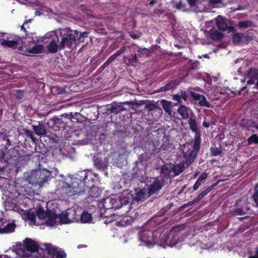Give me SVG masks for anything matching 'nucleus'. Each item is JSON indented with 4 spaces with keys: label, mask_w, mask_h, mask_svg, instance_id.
<instances>
[{
    "label": "nucleus",
    "mask_w": 258,
    "mask_h": 258,
    "mask_svg": "<svg viewBox=\"0 0 258 258\" xmlns=\"http://www.w3.org/2000/svg\"><path fill=\"white\" fill-rule=\"evenodd\" d=\"M59 39V37L56 35L52 36L47 46L49 52L55 53L57 52L58 49L59 48V44H57Z\"/></svg>",
    "instance_id": "12"
},
{
    "label": "nucleus",
    "mask_w": 258,
    "mask_h": 258,
    "mask_svg": "<svg viewBox=\"0 0 258 258\" xmlns=\"http://www.w3.org/2000/svg\"><path fill=\"white\" fill-rule=\"evenodd\" d=\"M181 98H182L184 100H186L187 98V94L185 91L181 92Z\"/></svg>",
    "instance_id": "61"
},
{
    "label": "nucleus",
    "mask_w": 258,
    "mask_h": 258,
    "mask_svg": "<svg viewBox=\"0 0 258 258\" xmlns=\"http://www.w3.org/2000/svg\"><path fill=\"white\" fill-rule=\"evenodd\" d=\"M73 117L74 115L72 112L69 114L64 113L59 116H53L50 120L52 121L53 128L55 130H64L66 128H70L72 125Z\"/></svg>",
    "instance_id": "3"
},
{
    "label": "nucleus",
    "mask_w": 258,
    "mask_h": 258,
    "mask_svg": "<svg viewBox=\"0 0 258 258\" xmlns=\"http://www.w3.org/2000/svg\"><path fill=\"white\" fill-rule=\"evenodd\" d=\"M190 95L195 101L199 102L201 106L210 107L211 103L207 100L204 95L196 93L195 92H191Z\"/></svg>",
    "instance_id": "13"
},
{
    "label": "nucleus",
    "mask_w": 258,
    "mask_h": 258,
    "mask_svg": "<svg viewBox=\"0 0 258 258\" xmlns=\"http://www.w3.org/2000/svg\"><path fill=\"white\" fill-rule=\"evenodd\" d=\"M50 175L51 173L49 170L46 169H40L32 173L31 178L33 183L41 186L51 179Z\"/></svg>",
    "instance_id": "5"
},
{
    "label": "nucleus",
    "mask_w": 258,
    "mask_h": 258,
    "mask_svg": "<svg viewBox=\"0 0 258 258\" xmlns=\"http://www.w3.org/2000/svg\"><path fill=\"white\" fill-rule=\"evenodd\" d=\"M254 26L253 22L250 20H246L239 22L238 26L241 29H247Z\"/></svg>",
    "instance_id": "36"
},
{
    "label": "nucleus",
    "mask_w": 258,
    "mask_h": 258,
    "mask_svg": "<svg viewBox=\"0 0 258 258\" xmlns=\"http://www.w3.org/2000/svg\"><path fill=\"white\" fill-rule=\"evenodd\" d=\"M172 164H165L162 167L160 175L158 176V177L162 178L167 183H168L171 181V177H172Z\"/></svg>",
    "instance_id": "10"
},
{
    "label": "nucleus",
    "mask_w": 258,
    "mask_h": 258,
    "mask_svg": "<svg viewBox=\"0 0 258 258\" xmlns=\"http://www.w3.org/2000/svg\"><path fill=\"white\" fill-rule=\"evenodd\" d=\"M25 92L24 90H16V93L15 94V96L16 98L18 100L22 99L24 96Z\"/></svg>",
    "instance_id": "50"
},
{
    "label": "nucleus",
    "mask_w": 258,
    "mask_h": 258,
    "mask_svg": "<svg viewBox=\"0 0 258 258\" xmlns=\"http://www.w3.org/2000/svg\"><path fill=\"white\" fill-rule=\"evenodd\" d=\"M206 119H207L205 118V119L203 122V125L206 128H209L210 125V123L209 122H207Z\"/></svg>",
    "instance_id": "62"
},
{
    "label": "nucleus",
    "mask_w": 258,
    "mask_h": 258,
    "mask_svg": "<svg viewBox=\"0 0 258 258\" xmlns=\"http://www.w3.org/2000/svg\"><path fill=\"white\" fill-rule=\"evenodd\" d=\"M103 208L105 210L117 209L118 204H117L115 196L107 197L103 200Z\"/></svg>",
    "instance_id": "11"
},
{
    "label": "nucleus",
    "mask_w": 258,
    "mask_h": 258,
    "mask_svg": "<svg viewBox=\"0 0 258 258\" xmlns=\"http://www.w3.org/2000/svg\"><path fill=\"white\" fill-rule=\"evenodd\" d=\"M145 197V191L143 189H136L135 195L132 199L136 201H140L143 200Z\"/></svg>",
    "instance_id": "31"
},
{
    "label": "nucleus",
    "mask_w": 258,
    "mask_h": 258,
    "mask_svg": "<svg viewBox=\"0 0 258 258\" xmlns=\"http://www.w3.org/2000/svg\"><path fill=\"white\" fill-rule=\"evenodd\" d=\"M125 47L122 46L118 50L116 51L113 54L111 55V56H113L114 59H115L117 56L122 54L125 51Z\"/></svg>",
    "instance_id": "53"
},
{
    "label": "nucleus",
    "mask_w": 258,
    "mask_h": 258,
    "mask_svg": "<svg viewBox=\"0 0 258 258\" xmlns=\"http://www.w3.org/2000/svg\"><path fill=\"white\" fill-rule=\"evenodd\" d=\"M107 110L110 111L112 113L118 114L124 110L125 108L121 103H119L112 104L110 107H108Z\"/></svg>",
    "instance_id": "25"
},
{
    "label": "nucleus",
    "mask_w": 258,
    "mask_h": 258,
    "mask_svg": "<svg viewBox=\"0 0 258 258\" xmlns=\"http://www.w3.org/2000/svg\"><path fill=\"white\" fill-rule=\"evenodd\" d=\"M43 46L41 44L35 45L31 48H30L28 52L30 53L39 54L42 52Z\"/></svg>",
    "instance_id": "37"
},
{
    "label": "nucleus",
    "mask_w": 258,
    "mask_h": 258,
    "mask_svg": "<svg viewBox=\"0 0 258 258\" xmlns=\"http://www.w3.org/2000/svg\"><path fill=\"white\" fill-rule=\"evenodd\" d=\"M188 109L183 105H181L178 108V113L183 119H187L189 117Z\"/></svg>",
    "instance_id": "30"
},
{
    "label": "nucleus",
    "mask_w": 258,
    "mask_h": 258,
    "mask_svg": "<svg viewBox=\"0 0 258 258\" xmlns=\"http://www.w3.org/2000/svg\"><path fill=\"white\" fill-rule=\"evenodd\" d=\"M16 225L14 222H10L5 219H0V234H9L14 232Z\"/></svg>",
    "instance_id": "9"
},
{
    "label": "nucleus",
    "mask_w": 258,
    "mask_h": 258,
    "mask_svg": "<svg viewBox=\"0 0 258 258\" xmlns=\"http://www.w3.org/2000/svg\"><path fill=\"white\" fill-rule=\"evenodd\" d=\"M190 129L191 131L196 134L200 133L201 132L198 130L197 121L195 118H190L188 120Z\"/></svg>",
    "instance_id": "35"
},
{
    "label": "nucleus",
    "mask_w": 258,
    "mask_h": 258,
    "mask_svg": "<svg viewBox=\"0 0 258 258\" xmlns=\"http://www.w3.org/2000/svg\"><path fill=\"white\" fill-rule=\"evenodd\" d=\"M89 33L87 32H81L80 33L79 35H78L77 39V43L78 42L84 41V38L85 37H87L88 36Z\"/></svg>",
    "instance_id": "51"
},
{
    "label": "nucleus",
    "mask_w": 258,
    "mask_h": 258,
    "mask_svg": "<svg viewBox=\"0 0 258 258\" xmlns=\"http://www.w3.org/2000/svg\"><path fill=\"white\" fill-rule=\"evenodd\" d=\"M59 36L61 39L59 43L60 49H64L66 46L71 49L76 47L77 44L76 37L78 36V31L66 28L60 30Z\"/></svg>",
    "instance_id": "2"
},
{
    "label": "nucleus",
    "mask_w": 258,
    "mask_h": 258,
    "mask_svg": "<svg viewBox=\"0 0 258 258\" xmlns=\"http://www.w3.org/2000/svg\"><path fill=\"white\" fill-rule=\"evenodd\" d=\"M243 204L240 200H238L234 205V208L231 210V213L233 216L243 215L246 213L243 209ZM244 205L245 204H243Z\"/></svg>",
    "instance_id": "16"
},
{
    "label": "nucleus",
    "mask_w": 258,
    "mask_h": 258,
    "mask_svg": "<svg viewBox=\"0 0 258 258\" xmlns=\"http://www.w3.org/2000/svg\"><path fill=\"white\" fill-rule=\"evenodd\" d=\"M94 164L95 167L99 170H104L107 168L106 163L99 158L94 159Z\"/></svg>",
    "instance_id": "28"
},
{
    "label": "nucleus",
    "mask_w": 258,
    "mask_h": 258,
    "mask_svg": "<svg viewBox=\"0 0 258 258\" xmlns=\"http://www.w3.org/2000/svg\"><path fill=\"white\" fill-rule=\"evenodd\" d=\"M32 128L37 135L45 136L47 134V130L45 128L44 124L42 123L39 122L37 125H32Z\"/></svg>",
    "instance_id": "20"
},
{
    "label": "nucleus",
    "mask_w": 258,
    "mask_h": 258,
    "mask_svg": "<svg viewBox=\"0 0 258 258\" xmlns=\"http://www.w3.org/2000/svg\"><path fill=\"white\" fill-rule=\"evenodd\" d=\"M252 37L250 35H246L245 36V40L246 42H250L252 41Z\"/></svg>",
    "instance_id": "63"
},
{
    "label": "nucleus",
    "mask_w": 258,
    "mask_h": 258,
    "mask_svg": "<svg viewBox=\"0 0 258 258\" xmlns=\"http://www.w3.org/2000/svg\"><path fill=\"white\" fill-rule=\"evenodd\" d=\"M5 208L6 210H13L16 211L18 209L17 204L13 201L7 200L5 203Z\"/></svg>",
    "instance_id": "33"
},
{
    "label": "nucleus",
    "mask_w": 258,
    "mask_h": 258,
    "mask_svg": "<svg viewBox=\"0 0 258 258\" xmlns=\"http://www.w3.org/2000/svg\"><path fill=\"white\" fill-rule=\"evenodd\" d=\"M115 59L111 55L107 59V60L103 63L102 67L103 68L106 67L108 66L111 62H112Z\"/></svg>",
    "instance_id": "57"
},
{
    "label": "nucleus",
    "mask_w": 258,
    "mask_h": 258,
    "mask_svg": "<svg viewBox=\"0 0 258 258\" xmlns=\"http://www.w3.org/2000/svg\"><path fill=\"white\" fill-rule=\"evenodd\" d=\"M138 53L140 56L146 55V56H149L150 55V50L146 48H140L138 50Z\"/></svg>",
    "instance_id": "46"
},
{
    "label": "nucleus",
    "mask_w": 258,
    "mask_h": 258,
    "mask_svg": "<svg viewBox=\"0 0 258 258\" xmlns=\"http://www.w3.org/2000/svg\"><path fill=\"white\" fill-rule=\"evenodd\" d=\"M208 174L207 172L202 173L194 184L192 188L194 191H196L200 185L204 183V180L207 178Z\"/></svg>",
    "instance_id": "24"
},
{
    "label": "nucleus",
    "mask_w": 258,
    "mask_h": 258,
    "mask_svg": "<svg viewBox=\"0 0 258 258\" xmlns=\"http://www.w3.org/2000/svg\"><path fill=\"white\" fill-rule=\"evenodd\" d=\"M68 214L71 222H79V217H80L81 210L69 209L68 210Z\"/></svg>",
    "instance_id": "19"
},
{
    "label": "nucleus",
    "mask_w": 258,
    "mask_h": 258,
    "mask_svg": "<svg viewBox=\"0 0 258 258\" xmlns=\"http://www.w3.org/2000/svg\"><path fill=\"white\" fill-rule=\"evenodd\" d=\"M201 134L200 133H197L196 134L195 139L194 140V145L192 146L193 149H194L196 152L198 153V152L199 151L200 148V144L201 143Z\"/></svg>",
    "instance_id": "29"
},
{
    "label": "nucleus",
    "mask_w": 258,
    "mask_h": 258,
    "mask_svg": "<svg viewBox=\"0 0 258 258\" xmlns=\"http://www.w3.org/2000/svg\"><path fill=\"white\" fill-rule=\"evenodd\" d=\"M22 37L19 36L15 35L13 40L3 39L1 44L4 47L15 48L19 44V41L22 39Z\"/></svg>",
    "instance_id": "15"
},
{
    "label": "nucleus",
    "mask_w": 258,
    "mask_h": 258,
    "mask_svg": "<svg viewBox=\"0 0 258 258\" xmlns=\"http://www.w3.org/2000/svg\"><path fill=\"white\" fill-rule=\"evenodd\" d=\"M138 59L136 54L132 55L128 59V63L133 66H136Z\"/></svg>",
    "instance_id": "45"
},
{
    "label": "nucleus",
    "mask_w": 258,
    "mask_h": 258,
    "mask_svg": "<svg viewBox=\"0 0 258 258\" xmlns=\"http://www.w3.org/2000/svg\"><path fill=\"white\" fill-rule=\"evenodd\" d=\"M210 152L211 155L212 156H217L220 155L222 153V150H221V146L220 145L219 148H217L216 147H211L210 148Z\"/></svg>",
    "instance_id": "40"
},
{
    "label": "nucleus",
    "mask_w": 258,
    "mask_h": 258,
    "mask_svg": "<svg viewBox=\"0 0 258 258\" xmlns=\"http://www.w3.org/2000/svg\"><path fill=\"white\" fill-rule=\"evenodd\" d=\"M8 152H9V154L10 156L11 157H15L18 158L20 155V154L19 153L18 151L16 149V147L13 148L12 150H10V149L8 150Z\"/></svg>",
    "instance_id": "48"
},
{
    "label": "nucleus",
    "mask_w": 258,
    "mask_h": 258,
    "mask_svg": "<svg viewBox=\"0 0 258 258\" xmlns=\"http://www.w3.org/2000/svg\"><path fill=\"white\" fill-rule=\"evenodd\" d=\"M209 34L210 38L212 40L216 41L221 40L224 37L223 33L218 31L214 28L211 29L209 31Z\"/></svg>",
    "instance_id": "21"
},
{
    "label": "nucleus",
    "mask_w": 258,
    "mask_h": 258,
    "mask_svg": "<svg viewBox=\"0 0 258 258\" xmlns=\"http://www.w3.org/2000/svg\"><path fill=\"white\" fill-rule=\"evenodd\" d=\"M172 236L175 238L173 241V243L175 244L177 242L178 238V228L176 227H173L172 230L170 231V234L168 235V238L170 236Z\"/></svg>",
    "instance_id": "42"
},
{
    "label": "nucleus",
    "mask_w": 258,
    "mask_h": 258,
    "mask_svg": "<svg viewBox=\"0 0 258 258\" xmlns=\"http://www.w3.org/2000/svg\"><path fill=\"white\" fill-rule=\"evenodd\" d=\"M173 99L180 102L181 101V97L178 94H175L173 95Z\"/></svg>",
    "instance_id": "64"
},
{
    "label": "nucleus",
    "mask_w": 258,
    "mask_h": 258,
    "mask_svg": "<svg viewBox=\"0 0 258 258\" xmlns=\"http://www.w3.org/2000/svg\"><path fill=\"white\" fill-rule=\"evenodd\" d=\"M183 158L186 162L191 163L197 157V152L191 149V146L188 143H185L181 147Z\"/></svg>",
    "instance_id": "6"
},
{
    "label": "nucleus",
    "mask_w": 258,
    "mask_h": 258,
    "mask_svg": "<svg viewBox=\"0 0 258 258\" xmlns=\"http://www.w3.org/2000/svg\"><path fill=\"white\" fill-rule=\"evenodd\" d=\"M227 19L221 15H218L215 18L216 25L220 31H225L227 29Z\"/></svg>",
    "instance_id": "17"
},
{
    "label": "nucleus",
    "mask_w": 258,
    "mask_h": 258,
    "mask_svg": "<svg viewBox=\"0 0 258 258\" xmlns=\"http://www.w3.org/2000/svg\"><path fill=\"white\" fill-rule=\"evenodd\" d=\"M96 178V175L90 171H80L74 178H71L70 183L62 182V187H58V190L69 197L78 196L88 190L89 196L96 198L102 192L95 185Z\"/></svg>",
    "instance_id": "1"
},
{
    "label": "nucleus",
    "mask_w": 258,
    "mask_h": 258,
    "mask_svg": "<svg viewBox=\"0 0 258 258\" xmlns=\"http://www.w3.org/2000/svg\"><path fill=\"white\" fill-rule=\"evenodd\" d=\"M179 84V82L176 80H173L168 82L165 86L158 89L157 92H166L174 89Z\"/></svg>",
    "instance_id": "18"
},
{
    "label": "nucleus",
    "mask_w": 258,
    "mask_h": 258,
    "mask_svg": "<svg viewBox=\"0 0 258 258\" xmlns=\"http://www.w3.org/2000/svg\"><path fill=\"white\" fill-rule=\"evenodd\" d=\"M145 108L148 110V111H152L155 109H161L157 106L154 103H148L146 105Z\"/></svg>",
    "instance_id": "47"
},
{
    "label": "nucleus",
    "mask_w": 258,
    "mask_h": 258,
    "mask_svg": "<svg viewBox=\"0 0 258 258\" xmlns=\"http://www.w3.org/2000/svg\"><path fill=\"white\" fill-rule=\"evenodd\" d=\"M168 184L162 178L157 176L148 187V194L152 196L157 194L161 188Z\"/></svg>",
    "instance_id": "7"
},
{
    "label": "nucleus",
    "mask_w": 258,
    "mask_h": 258,
    "mask_svg": "<svg viewBox=\"0 0 258 258\" xmlns=\"http://www.w3.org/2000/svg\"><path fill=\"white\" fill-rule=\"evenodd\" d=\"M173 174L172 177H175L179 175L185 169L184 163L180 162L176 164H172Z\"/></svg>",
    "instance_id": "22"
},
{
    "label": "nucleus",
    "mask_w": 258,
    "mask_h": 258,
    "mask_svg": "<svg viewBox=\"0 0 258 258\" xmlns=\"http://www.w3.org/2000/svg\"><path fill=\"white\" fill-rule=\"evenodd\" d=\"M221 181V180H219L215 183L211 185L208 188H207L205 190L206 191L207 194H208L212 189H213L216 186L218 185L219 182Z\"/></svg>",
    "instance_id": "56"
},
{
    "label": "nucleus",
    "mask_w": 258,
    "mask_h": 258,
    "mask_svg": "<svg viewBox=\"0 0 258 258\" xmlns=\"http://www.w3.org/2000/svg\"><path fill=\"white\" fill-rule=\"evenodd\" d=\"M51 211L48 210L46 212L42 208H40L36 212V214L38 217L40 219H43L47 218Z\"/></svg>",
    "instance_id": "38"
},
{
    "label": "nucleus",
    "mask_w": 258,
    "mask_h": 258,
    "mask_svg": "<svg viewBox=\"0 0 258 258\" xmlns=\"http://www.w3.org/2000/svg\"><path fill=\"white\" fill-rule=\"evenodd\" d=\"M248 145L252 144H258V135L257 134H252L247 140Z\"/></svg>",
    "instance_id": "43"
},
{
    "label": "nucleus",
    "mask_w": 258,
    "mask_h": 258,
    "mask_svg": "<svg viewBox=\"0 0 258 258\" xmlns=\"http://www.w3.org/2000/svg\"><path fill=\"white\" fill-rule=\"evenodd\" d=\"M208 194L206 192V191L204 190L203 191H202L201 193H200L197 197L195 198V201L196 202H199L201 200H202L203 197L205 196H206Z\"/></svg>",
    "instance_id": "55"
},
{
    "label": "nucleus",
    "mask_w": 258,
    "mask_h": 258,
    "mask_svg": "<svg viewBox=\"0 0 258 258\" xmlns=\"http://www.w3.org/2000/svg\"><path fill=\"white\" fill-rule=\"evenodd\" d=\"M157 233L152 231H143L139 233L140 245L152 247L157 242Z\"/></svg>",
    "instance_id": "4"
},
{
    "label": "nucleus",
    "mask_w": 258,
    "mask_h": 258,
    "mask_svg": "<svg viewBox=\"0 0 258 258\" xmlns=\"http://www.w3.org/2000/svg\"><path fill=\"white\" fill-rule=\"evenodd\" d=\"M208 4L213 7H216L217 5L220 4L222 3V0H208Z\"/></svg>",
    "instance_id": "54"
},
{
    "label": "nucleus",
    "mask_w": 258,
    "mask_h": 258,
    "mask_svg": "<svg viewBox=\"0 0 258 258\" xmlns=\"http://www.w3.org/2000/svg\"><path fill=\"white\" fill-rule=\"evenodd\" d=\"M92 215L89 213L88 212L84 211L81 212L80 217H79V221L81 223H89L92 220Z\"/></svg>",
    "instance_id": "27"
},
{
    "label": "nucleus",
    "mask_w": 258,
    "mask_h": 258,
    "mask_svg": "<svg viewBox=\"0 0 258 258\" xmlns=\"http://www.w3.org/2000/svg\"><path fill=\"white\" fill-rule=\"evenodd\" d=\"M2 140L4 142L2 146H4V148L5 151H7L8 149L12 146V142L8 138V137H6L5 135Z\"/></svg>",
    "instance_id": "39"
},
{
    "label": "nucleus",
    "mask_w": 258,
    "mask_h": 258,
    "mask_svg": "<svg viewBox=\"0 0 258 258\" xmlns=\"http://www.w3.org/2000/svg\"><path fill=\"white\" fill-rule=\"evenodd\" d=\"M57 217L61 224H67L71 222L68 210L66 213H62L60 215H57Z\"/></svg>",
    "instance_id": "32"
},
{
    "label": "nucleus",
    "mask_w": 258,
    "mask_h": 258,
    "mask_svg": "<svg viewBox=\"0 0 258 258\" xmlns=\"http://www.w3.org/2000/svg\"><path fill=\"white\" fill-rule=\"evenodd\" d=\"M242 40L241 34L239 33H235L232 37V42L235 45L239 44Z\"/></svg>",
    "instance_id": "44"
},
{
    "label": "nucleus",
    "mask_w": 258,
    "mask_h": 258,
    "mask_svg": "<svg viewBox=\"0 0 258 258\" xmlns=\"http://www.w3.org/2000/svg\"><path fill=\"white\" fill-rule=\"evenodd\" d=\"M188 5L191 7H195L197 6L198 0H186Z\"/></svg>",
    "instance_id": "58"
},
{
    "label": "nucleus",
    "mask_w": 258,
    "mask_h": 258,
    "mask_svg": "<svg viewBox=\"0 0 258 258\" xmlns=\"http://www.w3.org/2000/svg\"><path fill=\"white\" fill-rule=\"evenodd\" d=\"M248 76L251 79L258 78V69L250 68L248 72Z\"/></svg>",
    "instance_id": "41"
},
{
    "label": "nucleus",
    "mask_w": 258,
    "mask_h": 258,
    "mask_svg": "<svg viewBox=\"0 0 258 258\" xmlns=\"http://www.w3.org/2000/svg\"><path fill=\"white\" fill-rule=\"evenodd\" d=\"M252 198L257 207H258V185H256L254 188Z\"/></svg>",
    "instance_id": "49"
},
{
    "label": "nucleus",
    "mask_w": 258,
    "mask_h": 258,
    "mask_svg": "<svg viewBox=\"0 0 258 258\" xmlns=\"http://www.w3.org/2000/svg\"><path fill=\"white\" fill-rule=\"evenodd\" d=\"M184 6H185L184 4L181 1H180L178 2H177L175 4V8L177 10H181L182 8H183L184 7Z\"/></svg>",
    "instance_id": "60"
},
{
    "label": "nucleus",
    "mask_w": 258,
    "mask_h": 258,
    "mask_svg": "<svg viewBox=\"0 0 258 258\" xmlns=\"http://www.w3.org/2000/svg\"><path fill=\"white\" fill-rule=\"evenodd\" d=\"M45 249L47 253L53 258H66L67 253L62 249L53 246L51 244H46Z\"/></svg>",
    "instance_id": "8"
},
{
    "label": "nucleus",
    "mask_w": 258,
    "mask_h": 258,
    "mask_svg": "<svg viewBox=\"0 0 258 258\" xmlns=\"http://www.w3.org/2000/svg\"><path fill=\"white\" fill-rule=\"evenodd\" d=\"M24 243L27 251H30L31 253L38 251L39 249L38 244L32 239L26 238L24 241Z\"/></svg>",
    "instance_id": "14"
},
{
    "label": "nucleus",
    "mask_w": 258,
    "mask_h": 258,
    "mask_svg": "<svg viewBox=\"0 0 258 258\" xmlns=\"http://www.w3.org/2000/svg\"><path fill=\"white\" fill-rule=\"evenodd\" d=\"M115 198L116 199L117 204L119 205L117 206L118 209L121 208L123 205L128 204L131 200L130 197L123 196L119 197L115 196Z\"/></svg>",
    "instance_id": "26"
},
{
    "label": "nucleus",
    "mask_w": 258,
    "mask_h": 258,
    "mask_svg": "<svg viewBox=\"0 0 258 258\" xmlns=\"http://www.w3.org/2000/svg\"><path fill=\"white\" fill-rule=\"evenodd\" d=\"M47 218L48 219L46 222V224L47 226H53L57 225V219H58V217L55 213L50 211Z\"/></svg>",
    "instance_id": "23"
},
{
    "label": "nucleus",
    "mask_w": 258,
    "mask_h": 258,
    "mask_svg": "<svg viewBox=\"0 0 258 258\" xmlns=\"http://www.w3.org/2000/svg\"><path fill=\"white\" fill-rule=\"evenodd\" d=\"M160 102L164 111L170 114L171 112V102L164 99H162Z\"/></svg>",
    "instance_id": "34"
},
{
    "label": "nucleus",
    "mask_w": 258,
    "mask_h": 258,
    "mask_svg": "<svg viewBox=\"0 0 258 258\" xmlns=\"http://www.w3.org/2000/svg\"><path fill=\"white\" fill-rule=\"evenodd\" d=\"M25 134L27 137L31 138L33 141L34 140L32 131L27 130L25 131Z\"/></svg>",
    "instance_id": "59"
},
{
    "label": "nucleus",
    "mask_w": 258,
    "mask_h": 258,
    "mask_svg": "<svg viewBox=\"0 0 258 258\" xmlns=\"http://www.w3.org/2000/svg\"><path fill=\"white\" fill-rule=\"evenodd\" d=\"M125 47L122 46L118 50L116 51L113 54L111 55V56H113L114 59H115L117 56L122 54L125 51Z\"/></svg>",
    "instance_id": "52"
}]
</instances>
